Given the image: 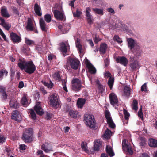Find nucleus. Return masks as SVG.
<instances>
[{
  "instance_id": "f257e3e1",
  "label": "nucleus",
  "mask_w": 157,
  "mask_h": 157,
  "mask_svg": "<svg viewBox=\"0 0 157 157\" xmlns=\"http://www.w3.org/2000/svg\"><path fill=\"white\" fill-rule=\"evenodd\" d=\"M19 68L29 74L33 73L36 70V67L32 61H20L18 63Z\"/></svg>"
},
{
  "instance_id": "f03ea898",
  "label": "nucleus",
  "mask_w": 157,
  "mask_h": 157,
  "mask_svg": "<svg viewBox=\"0 0 157 157\" xmlns=\"http://www.w3.org/2000/svg\"><path fill=\"white\" fill-rule=\"evenodd\" d=\"M79 65L80 61L79 60L75 58L69 57L67 59L66 68L68 69V66H70L72 69L77 70L79 67Z\"/></svg>"
},
{
  "instance_id": "7ed1b4c3",
  "label": "nucleus",
  "mask_w": 157,
  "mask_h": 157,
  "mask_svg": "<svg viewBox=\"0 0 157 157\" xmlns=\"http://www.w3.org/2000/svg\"><path fill=\"white\" fill-rule=\"evenodd\" d=\"M84 119L86 125L90 128L94 129L95 128L96 123L94 116L91 114H85Z\"/></svg>"
},
{
  "instance_id": "20e7f679",
  "label": "nucleus",
  "mask_w": 157,
  "mask_h": 157,
  "mask_svg": "<svg viewBox=\"0 0 157 157\" xmlns=\"http://www.w3.org/2000/svg\"><path fill=\"white\" fill-rule=\"evenodd\" d=\"M52 77L54 80L59 82L61 81L63 87V89L66 92H68V90L66 86L67 80L66 79H61V75L59 72H57L53 74Z\"/></svg>"
},
{
  "instance_id": "39448f33",
  "label": "nucleus",
  "mask_w": 157,
  "mask_h": 157,
  "mask_svg": "<svg viewBox=\"0 0 157 157\" xmlns=\"http://www.w3.org/2000/svg\"><path fill=\"white\" fill-rule=\"evenodd\" d=\"M32 129L31 128L25 129L23 134L22 139L25 142L30 143L32 141Z\"/></svg>"
},
{
  "instance_id": "423d86ee",
  "label": "nucleus",
  "mask_w": 157,
  "mask_h": 157,
  "mask_svg": "<svg viewBox=\"0 0 157 157\" xmlns=\"http://www.w3.org/2000/svg\"><path fill=\"white\" fill-rule=\"evenodd\" d=\"M49 99L51 105L53 107L56 108L59 104L58 95L56 94H52Z\"/></svg>"
},
{
  "instance_id": "0eeeda50",
  "label": "nucleus",
  "mask_w": 157,
  "mask_h": 157,
  "mask_svg": "<svg viewBox=\"0 0 157 157\" xmlns=\"http://www.w3.org/2000/svg\"><path fill=\"white\" fill-rule=\"evenodd\" d=\"M72 89L73 90L75 91H79L81 87V81L79 79L75 78L72 81Z\"/></svg>"
},
{
  "instance_id": "6e6552de",
  "label": "nucleus",
  "mask_w": 157,
  "mask_h": 157,
  "mask_svg": "<svg viewBox=\"0 0 157 157\" xmlns=\"http://www.w3.org/2000/svg\"><path fill=\"white\" fill-rule=\"evenodd\" d=\"M127 141L124 140L122 142V147L123 150L126 151L127 153L130 155H132L133 152L130 144L127 143Z\"/></svg>"
},
{
  "instance_id": "1a4fd4ad",
  "label": "nucleus",
  "mask_w": 157,
  "mask_h": 157,
  "mask_svg": "<svg viewBox=\"0 0 157 157\" xmlns=\"http://www.w3.org/2000/svg\"><path fill=\"white\" fill-rule=\"evenodd\" d=\"M131 51L134 54V56L133 58V59H139L141 55L142 50L140 47L139 46H136Z\"/></svg>"
},
{
  "instance_id": "9d476101",
  "label": "nucleus",
  "mask_w": 157,
  "mask_h": 157,
  "mask_svg": "<svg viewBox=\"0 0 157 157\" xmlns=\"http://www.w3.org/2000/svg\"><path fill=\"white\" fill-rule=\"evenodd\" d=\"M41 149L46 153H50L53 152L52 145L47 143H45L41 145Z\"/></svg>"
},
{
  "instance_id": "9b49d317",
  "label": "nucleus",
  "mask_w": 157,
  "mask_h": 157,
  "mask_svg": "<svg viewBox=\"0 0 157 157\" xmlns=\"http://www.w3.org/2000/svg\"><path fill=\"white\" fill-rule=\"evenodd\" d=\"M105 114L107 120V123L109 126L112 128H114L115 125L112 120L109 111L108 110H105Z\"/></svg>"
},
{
  "instance_id": "f8f14e48",
  "label": "nucleus",
  "mask_w": 157,
  "mask_h": 157,
  "mask_svg": "<svg viewBox=\"0 0 157 157\" xmlns=\"http://www.w3.org/2000/svg\"><path fill=\"white\" fill-rule=\"evenodd\" d=\"M60 50L64 56L65 55L67 51L69 48V46L67 41L62 42L60 44Z\"/></svg>"
},
{
  "instance_id": "ddd939ff",
  "label": "nucleus",
  "mask_w": 157,
  "mask_h": 157,
  "mask_svg": "<svg viewBox=\"0 0 157 157\" xmlns=\"http://www.w3.org/2000/svg\"><path fill=\"white\" fill-rule=\"evenodd\" d=\"M91 10V9L89 7H87L86 8L85 11V16L87 21L90 24H91L93 22L92 16L90 13Z\"/></svg>"
},
{
  "instance_id": "4468645a",
  "label": "nucleus",
  "mask_w": 157,
  "mask_h": 157,
  "mask_svg": "<svg viewBox=\"0 0 157 157\" xmlns=\"http://www.w3.org/2000/svg\"><path fill=\"white\" fill-rule=\"evenodd\" d=\"M126 41L128 43V47L131 50L134 49L135 47L138 46L136 44L134 40L132 38H127Z\"/></svg>"
},
{
  "instance_id": "2eb2a0df",
  "label": "nucleus",
  "mask_w": 157,
  "mask_h": 157,
  "mask_svg": "<svg viewBox=\"0 0 157 157\" xmlns=\"http://www.w3.org/2000/svg\"><path fill=\"white\" fill-rule=\"evenodd\" d=\"M105 76L107 78L109 77L108 82V84L110 89L112 88L114 82V78L112 77L111 74L109 72H106L105 73Z\"/></svg>"
},
{
  "instance_id": "dca6fc26",
  "label": "nucleus",
  "mask_w": 157,
  "mask_h": 157,
  "mask_svg": "<svg viewBox=\"0 0 157 157\" xmlns=\"http://www.w3.org/2000/svg\"><path fill=\"white\" fill-rule=\"evenodd\" d=\"M109 99L111 104L113 106H115L118 104V101L117 98L116 94L112 93L109 94Z\"/></svg>"
},
{
  "instance_id": "f3484780",
  "label": "nucleus",
  "mask_w": 157,
  "mask_h": 157,
  "mask_svg": "<svg viewBox=\"0 0 157 157\" xmlns=\"http://www.w3.org/2000/svg\"><path fill=\"white\" fill-rule=\"evenodd\" d=\"M40 103V102L37 103L34 107V109L36 113L40 115H42L44 113V111L42 109Z\"/></svg>"
},
{
  "instance_id": "a211bd4d",
  "label": "nucleus",
  "mask_w": 157,
  "mask_h": 157,
  "mask_svg": "<svg viewBox=\"0 0 157 157\" xmlns=\"http://www.w3.org/2000/svg\"><path fill=\"white\" fill-rule=\"evenodd\" d=\"M116 61L118 63H120L121 64L126 66L128 63L127 59L124 56L118 57L116 58Z\"/></svg>"
},
{
  "instance_id": "6ab92c4d",
  "label": "nucleus",
  "mask_w": 157,
  "mask_h": 157,
  "mask_svg": "<svg viewBox=\"0 0 157 157\" xmlns=\"http://www.w3.org/2000/svg\"><path fill=\"white\" fill-rule=\"evenodd\" d=\"M11 38L13 42L15 43H19L21 40V37L19 36L16 33L12 32L10 34Z\"/></svg>"
},
{
  "instance_id": "aec40b11",
  "label": "nucleus",
  "mask_w": 157,
  "mask_h": 157,
  "mask_svg": "<svg viewBox=\"0 0 157 157\" xmlns=\"http://www.w3.org/2000/svg\"><path fill=\"white\" fill-rule=\"evenodd\" d=\"M85 63L88 68L89 71L90 73L94 74L96 73V69L87 59L86 60Z\"/></svg>"
},
{
  "instance_id": "412c9836",
  "label": "nucleus",
  "mask_w": 157,
  "mask_h": 157,
  "mask_svg": "<svg viewBox=\"0 0 157 157\" xmlns=\"http://www.w3.org/2000/svg\"><path fill=\"white\" fill-rule=\"evenodd\" d=\"M130 66L132 69L134 70L135 69H138L141 66L139 61L136 60L130 63Z\"/></svg>"
},
{
  "instance_id": "4be33fe9",
  "label": "nucleus",
  "mask_w": 157,
  "mask_h": 157,
  "mask_svg": "<svg viewBox=\"0 0 157 157\" xmlns=\"http://www.w3.org/2000/svg\"><path fill=\"white\" fill-rule=\"evenodd\" d=\"M11 117L12 119H14L18 122H20L21 119V115L17 110L13 111V114Z\"/></svg>"
},
{
  "instance_id": "5701e85b",
  "label": "nucleus",
  "mask_w": 157,
  "mask_h": 157,
  "mask_svg": "<svg viewBox=\"0 0 157 157\" xmlns=\"http://www.w3.org/2000/svg\"><path fill=\"white\" fill-rule=\"evenodd\" d=\"M33 23V22L32 20L30 18H28L26 28L29 31H32L34 30L35 33H38L37 31L34 29Z\"/></svg>"
},
{
  "instance_id": "b1692460",
  "label": "nucleus",
  "mask_w": 157,
  "mask_h": 157,
  "mask_svg": "<svg viewBox=\"0 0 157 157\" xmlns=\"http://www.w3.org/2000/svg\"><path fill=\"white\" fill-rule=\"evenodd\" d=\"M59 28L61 30L63 33H66L70 29V26L68 24H64L63 25H59L58 26Z\"/></svg>"
},
{
  "instance_id": "393cba45",
  "label": "nucleus",
  "mask_w": 157,
  "mask_h": 157,
  "mask_svg": "<svg viewBox=\"0 0 157 157\" xmlns=\"http://www.w3.org/2000/svg\"><path fill=\"white\" fill-rule=\"evenodd\" d=\"M55 17L58 19L62 20L63 18V15L62 13L57 10H55L53 12Z\"/></svg>"
},
{
  "instance_id": "a878e982",
  "label": "nucleus",
  "mask_w": 157,
  "mask_h": 157,
  "mask_svg": "<svg viewBox=\"0 0 157 157\" xmlns=\"http://www.w3.org/2000/svg\"><path fill=\"white\" fill-rule=\"evenodd\" d=\"M107 48V45L105 43H101L100 46L99 51L100 52L101 54H104Z\"/></svg>"
},
{
  "instance_id": "bb28decb",
  "label": "nucleus",
  "mask_w": 157,
  "mask_h": 157,
  "mask_svg": "<svg viewBox=\"0 0 157 157\" xmlns=\"http://www.w3.org/2000/svg\"><path fill=\"white\" fill-rule=\"evenodd\" d=\"M148 145L151 147L155 148L157 147V140L150 138L148 140Z\"/></svg>"
},
{
  "instance_id": "cd10ccee",
  "label": "nucleus",
  "mask_w": 157,
  "mask_h": 157,
  "mask_svg": "<svg viewBox=\"0 0 157 157\" xmlns=\"http://www.w3.org/2000/svg\"><path fill=\"white\" fill-rule=\"evenodd\" d=\"M40 24L42 30L46 32L47 31L48 27L45 23L43 19H41L40 21Z\"/></svg>"
},
{
  "instance_id": "c85d7f7f",
  "label": "nucleus",
  "mask_w": 157,
  "mask_h": 157,
  "mask_svg": "<svg viewBox=\"0 0 157 157\" xmlns=\"http://www.w3.org/2000/svg\"><path fill=\"white\" fill-rule=\"evenodd\" d=\"M101 141L100 139L96 140L94 142V149L95 150H99V147L101 146Z\"/></svg>"
},
{
  "instance_id": "c756f323",
  "label": "nucleus",
  "mask_w": 157,
  "mask_h": 157,
  "mask_svg": "<svg viewBox=\"0 0 157 157\" xmlns=\"http://www.w3.org/2000/svg\"><path fill=\"white\" fill-rule=\"evenodd\" d=\"M93 11L95 13L100 16H102L104 14L103 9L98 8H94L92 9Z\"/></svg>"
},
{
  "instance_id": "7c9ffc66",
  "label": "nucleus",
  "mask_w": 157,
  "mask_h": 157,
  "mask_svg": "<svg viewBox=\"0 0 157 157\" xmlns=\"http://www.w3.org/2000/svg\"><path fill=\"white\" fill-rule=\"evenodd\" d=\"M27 94H24L21 100V103L23 105H27L30 103L29 102L27 98Z\"/></svg>"
},
{
  "instance_id": "2f4dec72",
  "label": "nucleus",
  "mask_w": 157,
  "mask_h": 157,
  "mask_svg": "<svg viewBox=\"0 0 157 157\" xmlns=\"http://www.w3.org/2000/svg\"><path fill=\"white\" fill-rule=\"evenodd\" d=\"M86 100L84 99L79 98L77 101V105L79 108H82L85 103Z\"/></svg>"
},
{
  "instance_id": "473e14b6",
  "label": "nucleus",
  "mask_w": 157,
  "mask_h": 157,
  "mask_svg": "<svg viewBox=\"0 0 157 157\" xmlns=\"http://www.w3.org/2000/svg\"><path fill=\"white\" fill-rule=\"evenodd\" d=\"M2 15L8 18L10 15L8 13L7 9L5 7H3L1 10V12Z\"/></svg>"
},
{
  "instance_id": "72a5a7b5",
  "label": "nucleus",
  "mask_w": 157,
  "mask_h": 157,
  "mask_svg": "<svg viewBox=\"0 0 157 157\" xmlns=\"http://www.w3.org/2000/svg\"><path fill=\"white\" fill-rule=\"evenodd\" d=\"M106 150V152L108 154L109 156L112 157L114 155V153L113 152V149L110 146L107 145Z\"/></svg>"
},
{
  "instance_id": "f704fd0d",
  "label": "nucleus",
  "mask_w": 157,
  "mask_h": 157,
  "mask_svg": "<svg viewBox=\"0 0 157 157\" xmlns=\"http://www.w3.org/2000/svg\"><path fill=\"white\" fill-rule=\"evenodd\" d=\"M34 8L36 14L39 16H41V13L40 12V8L39 6L37 4H35Z\"/></svg>"
},
{
  "instance_id": "c9c22d12",
  "label": "nucleus",
  "mask_w": 157,
  "mask_h": 157,
  "mask_svg": "<svg viewBox=\"0 0 157 157\" xmlns=\"http://www.w3.org/2000/svg\"><path fill=\"white\" fill-rule=\"evenodd\" d=\"M80 40L79 38H77L76 42V46L78 48V51L80 53H82V45L80 43Z\"/></svg>"
},
{
  "instance_id": "e433bc0d",
  "label": "nucleus",
  "mask_w": 157,
  "mask_h": 157,
  "mask_svg": "<svg viewBox=\"0 0 157 157\" xmlns=\"http://www.w3.org/2000/svg\"><path fill=\"white\" fill-rule=\"evenodd\" d=\"M10 107L14 108H17V103L15 99H13L10 101Z\"/></svg>"
},
{
  "instance_id": "4c0bfd02",
  "label": "nucleus",
  "mask_w": 157,
  "mask_h": 157,
  "mask_svg": "<svg viewBox=\"0 0 157 157\" xmlns=\"http://www.w3.org/2000/svg\"><path fill=\"white\" fill-rule=\"evenodd\" d=\"M0 92L4 99L6 98L7 95L5 91V88L2 86H0Z\"/></svg>"
},
{
  "instance_id": "58836bf2",
  "label": "nucleus",
  "mask_w": 157,
  "mask_h": 157,
  "mask_svg": "<svg viewBox=\"0 0 157 157\" xmlns=\"http://www.w3.org/2000/svg\"><path fill=\"white\" fill-rule=\"evenodd\" d=\"M130 88L127 86H125L124 89V95L126 96H129L130 94Z\"/></svg>"
},
{
  "instance_id": "ea45409f",
  "label": "nucleus",
  "mask_w": 157,
  "mask_h": 157,
  "mask_svg": "<svg viewBox=\"0 0 157 157\" xmlns=\"http://www.w3.org/2000/svg\"><path fill=\"white\" fill-rule=\"evenodd\" d=\"M78 113V112L75 110H70L69 112V115L73 118L77 117Z\"/></svg>"
},
{
  "instance_id": "a19ab883",
  "label": "nucleus",
  "mask_w": 157,
  "mask_h": 157,
  "mask_svg": "<svg viewBox=\"0 0 157 157\" xmlns=\"http://www.w3.org/2000/svg\"><path fill=\"white\" fill-rule=\"evenodd\" d=\"M42 83L48 88H51L54 86V84L50 81L49 83H47L44 81H42Z\"/></svg>"
},
{
  "instance_id": "79ce46f5",
  "label": "nucleus",
  "mask_w": 157,
  "mask_h": 157,
  "mask_svg": "<svg viewBox=\"0 0 157 157\" xmlns=\"http://www.w3.org/2000/svg\"><path fill=\"white\" fill-rule=\"evenodd\" d=\"M112 134L111 131L108 129H107L105 133L103 135V137L105 138H109Z\"/></svg>"
},
{
  "instance_id": "37998d69",
  "label": "nucleus",
  "mask_w": 157,
  "mask_h": 157,
  "mask_svg": "<svg viewBox=\"0 0 157 157\" xmlns=\"http://www.w3.org/2000/svg\"><path fill=\"white\" fill-rule=\"evenodd\" d=\"M138 102L136 100H134L132 103V109L136 111L138 109L137 106Z\"/></svg>"
},
{
  "instance_id": "c03bdc74",
  "label": "nucleus",
  "mask_w": 157,
  "mask_h": 157,
  "mask_svg": "<svg viewBox=\"0 0 157 157\" xmlns=\"http://www.w3.org/2000/svg\"><path fill=\"white\" fill-rule=\"evenodd\" d=\"M81 147L82 149L86 152H88V150L86 144V142H82L81 144Z\"/></svg>"
},
{
  "instance_id": "a18cd8bd",
  "label": "nucleus",
  "mask_w": 157,
  "mask_h": 157,
  "mask_svg": "<svg viewBox=\"0 0 157 157\" xmlns=\"http://www.w3.org/2000/svg\"><path fill=\"white\" fill-rule=\"evenodd\" d=\"M82 14V12L80 11L78 9L76 10L75 13H73V14L75 17H78L80 16Z\"/></svg>"
},
{
  "instance_id": "49530a36",
  "label": "nucleus",
  "mask_w": 157,
  "mask_h": 157,
  "mask_svg": "<svg viewBox=\"0 0 157 157\" xmlns=\"http://www.w3.org/2000/svg\"><path fill=\"white\" fill-rule=\"evenodd\" d=\"M44 19L45 21L48 23H49L51 21V17L50 14H46L44 16Z\"/></svg>"
},
{
  "instance_id": "de8ad7c7",
  "label": "nucleus",
  "mask_w": 157,
  "mask_h": 157,
  "mask_svg": "<svg viewBox=\"0 0 157 157\" xmlns=\"http://www.w3.org/2000/svg\"><path fill=\"white\" fill-rule=\"evenodd\" d=\"M29 113L32 118L34 119H35L36 118V114L33 110H30L29 112Z\"/></svg>"
},
{
  "instance_id": "09e8293b",
  "label": "nucleus",
  "mask_w": 157,
  "mask_h": 157,
  "mask_svg": "<svg viewBox=\"0 0 157 157\" xmlns=\"http://www.w3.org/2000/svg\"><path fill=\"white\" fill-rule=\"evenodd\" d=\"M25 42L26 44L29 45H30L31 44L34 43L33 41L27 38H25Z\"/></svg>"
},
{
  "instance_id": "8fccbe9b",
  "label": "nucleus",
  "mask_w": 157,
  "mask_h": 157,
  "mask_svg": "<svg viewBox=\"0 0 157 157\" xmlns=\"http://www.w3.org/2000/svg\"><path fill=\"white\" fill-rule=\"evenodd\" d=\"M114 39L118 43H121L122 42V40L117 35H115L114 37Z\"/></svg>"
},
{
  "instance_id": "3c124183",
  "label": "nucleus",
  "mask_w": 157,
  "mask_h": 157,
  "mask_svg": "<svg viewBox=\"0 0 157 157\" xmlns=\"http://www.w3.org/2000/svg\"><path fill=\"white\" fill-rule=\"evenodd\" d=\"M0 35L3 38L5 41L6 42L8 41L7 39L6 38V35L1 28H0Z\"/></svg>"
},
{
  "instance_id": "603ef678",
  "label": "nucleus",
  "mask_w": 157,
  "mask_h": 157,
  "mask_svg": "<svg viewBox=\"0 0 157 157\" xmlns=\"http://www.w3.org/2000/svg\"><path fill=\"white\" fill-rule=\"evenodd\" d=\"M123 112L124 116L125 119L128 120L130 115L129 113L125 109L123 110Z\"/></svg>"
},
{
  "instance_id": "864d4df0",
  "label": "nucleus",
  "mask_w": 157,
  "mask_h": 157,
  "mask_svg": "<svg viewBox=\"0 0 157 157\" xmlns=\"http://www.w3.org/2000/svg\"><path fill=\"white\" fill-rule=\"evenodd\" d=\"M98 90L99 92L102 93L105 90L103 86L101 84L98 86Z\"/></svg>"
},
{
  "instance_id": "5fc2aeb1",
  "label": "nucleus",
  "mask_w": 157,
  "mask_h": 157,
  "mask_svg": "<svg viewBox=\"0 0 157 157\" xmlns=\"http://www.w3.org/2000/svg\"><path fill=\"white\" fill-rule=\"evenodd\" d=\"M102 40V39L100 38L98 35H96L94 38V42L95 43H97L98 42Z\"/></svg>"
},
{
  "instance_id": "6e6d98bb",
  "label": "nucleus",
  "mask_w": 157,
  "mask_h": 157,
  "mask_svg": "<svg viewBox=\"0 0 157 157\" xmlns=\"http://www.w3.org/2000/svg\"><path fill=\"white\" fill-rule=\"evenodd\" d=\"M138 116L141 118L142 119L143 118V113L142 112V107L141 106L139 110L138 113Z\"/></svg>"
},
{
  "instance_id": "4d7b16f0",
  "label": "nucleus",
  "mask_w": 157,
  "mask_h": 157,
  "mask_svg": "<svg viewBox=\"0 0 157 157\" xmlns=\"http://www.w3.org/2000/svg\"><path fill=\"white\" fill-rule=\"evenodd\" d=\"M4 74L6 75L8 74V72L6 70H0V77H2Z\"/></svg>"
},
{
  "instance_id": "13d9d810",
  "label": "nucleus",
  "mask_w": 157,
  "mask_h": 157,
  "mask_svg": "<svg viewBox=\"0 0 157 157\" xmlns=\"http://www.w3.org/2000/svg\"><path fill=\"white\" fill-rule=\"evenodd\" d=\"M121 28L123 31H127L128 30V27L127 26L124 24H121Z\"/></svg>"
},
{
  "instance_id": "bf43d9fd",
  "label": "nucleus",
  "mask_w": 157,
  "mask_h": 157,
  "mask_svg": "<svg viewBox=\"0 0 157 157\" xmlns=\"http://www.w3.org/2000/svg\"><path fill=\"white\" fill-rule=\"evenodd\" d=\"M141 142L140 143V146H144L146 144V140L145 138H140Z\"/></svg>"
},
{
  "instance_id": "052dcab7",
  "label": "nucleus",
  "mask_w": 157,
  "mask_h": 157,
  "mask_svg": "<svg viewBox=\"0 0 157 157\" xmlns=\"http://www.w3.org/2000/svg\"><path fill=\"white\" fill-rule=\"evenodd\" d=\"M141 90L142 91H147V85L146 83H144L141 86Z\"/></svg>"
},
{
  "instance_id": "680f3d73",
  "label": "nucleus",
  "mask_w": 157,
  "mask_h": 157,
  "mask_svg": "<svg viewBox=\"0 0 157 157\" xmlns=\"http://www.w3.org/2000/svg\"><path fill=\"white\" fill-rule=\"evenodd\" d=\"M106 10L108 12L112 14H114L115 13L114 10L112 8H108L106 9Z\"/></svg>"
},
{
  "instance_id": "e2e57ef3",
  "label": "nucleus",
  "mask_w": 157,
  "mask_h": 157,
  "mask_svg": "<svg viewBox=\"0 0 157 157\" xmlns=\"http://www.w3.org/2000/svg\"><path fill=\"white\" fill-rule=\"evenodd\" d=\"M27 147V146L25 145L21 144L19 145V148L21 150H25Z\"/></svg>"
},
{
  "instance_id": "0e129e2a",
  "label": "nucleus",
  "mask_w": 157,
  "mask_h": 157,
  "mask_svg": "<svg viewBox=\"0 0 157 157\" xmlns=\"http://www.w3.org/2000/svg\"><path fill=\"white\" fill-rule=\"evenodd\" d=\"M2 26L7 30H9L10 27V26L9 24L6 23L4 24Z\"/></svg>"
},
{
  "instance_id": "69168bd1",
  "label": "nucleus",
  "mask_w": 157,
  "mask_h": 157,
  "mask_svg": "<svg viewBox=\"0 0 157 157\" xmlns=\"http://www.w3.org/2000/svg\"><path fill=\"white\" fill-rule=\"evenodd\" d=\"M5 138L3 136L0 135V144H2L5 141Z\"/></svg>"
},
{
  "instance_id": "338daca9",
  "label": "nucleus",
  "mask_w": 157,
  "mask_h": 157,
  "mask_svg": "<svg viewBox=\"0 0 157 157\" xmlns=\"http://www.w3.org/2000/svg\"><path fill=\"white\" fill-rule=\"evenodd\" d=\"M24 86V84L23 82L22 81H20L18 87L19 88L21 89Z\"/></svg>"
},
{
  "instance_id": "774afa93",
  "label": "nucleus",
  "mask_w": 157,
  "mask_h": 157,
  "mask_svg": "<svg viewBox=\"0 0 157 157\" xmlns=\"http://www.w3.org/2000/svg\"><path fill=\"white\" fill-rule=\"evenodd\" d=\"M140 157H149V156L147 154L145 153H143L140 155Z\"/></svg>"
}]
</instances>
